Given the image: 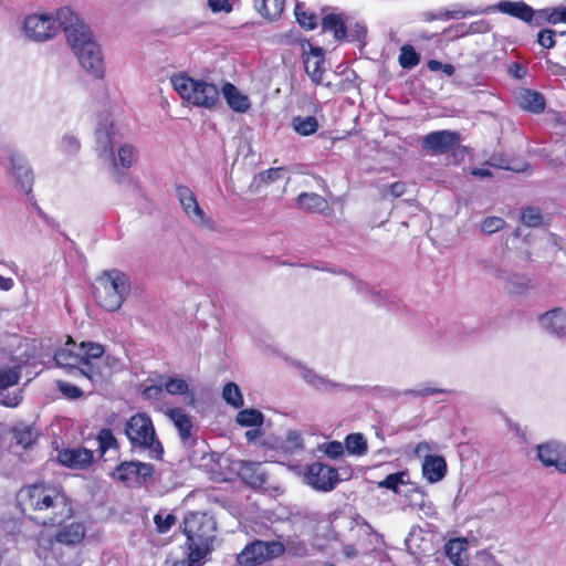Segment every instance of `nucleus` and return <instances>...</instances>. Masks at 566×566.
<instances>
[{"label":"nucleus","mask_w":566,"mask_h":566,"mask_svg":"<svg viewBox=\"0 0 566 566\" xmlns=\"http://www.w3.org/2000/svg\"><path fill=\"white\" fill-rule=\"evenodd\" d=\"M516 99L518 105L526 111L538 114L542 113L545 108V99L544 96L532 90H523L521 91Z\"/></svg>","instance_id":"obj_29"},{"label":"nucleus","mask_w":566,"mask_h":566,"mask_svg":"<svg viewBox=\"0 0 566 566\" xmlns=\"http://www.w3.org/2000/svg\"><path fill=\"white\" fill-rule=\"evenodd\" d=\"M54 361L57 367L65 369L66 373L81 376V361L83 360L78 355V346L71 337L67 338L64 347L55 352Z\"/></svg>","instance_id":"obj_17"},{"label":"nucleus","mask_w":566,"mask_h":566,"mask_svg":"<svg viewBox=\"0 0 566 566\" xmlns=\"http://www.w3.org/2000/svg\"><path fill=\"white\" fill-rule=\"evenodd\" d=\"M468 542L462 538L450 539L446 546V554L450 562L455 566H465L467 564V551Z\"/></svg>","instance_id":"obj_32"},{"label":"nucleus","mask_w":566,"mask_h":566,"mask_svg":"<svg viewBox=\"0 0 566 566\" xmlns=\"http://www.w3.org/2000/svg\"><path fill=\"white\" fill-rule=\"evenodd\" d=\"M422 474L430 483L441 481L447 474V462L443 457L429 454L422 463Z\"/></svg>","instance_id":"obj_24"},{"label":"nucleus","mask_w":566,"mask_h":566,"mask_svg":"<svg viewBox=\"0 0 566 566\" xmlns=\"http://www.w3.org/2000/svg\"><path fill=\"white\" fill-rule=\"evenodd\" d=\"M485 12V10H469L462 7H455L452 10H439L437 12H428L424 15L426 21L433 20H450V19H463L467 17L475 15L479 13Z\"/></svg>","instance_id":"obj_33"},{"label":"nucleus","mask_w":566,"mask_h":566,"mask_svg":"<svg viewBox=\"0 0 566 566\" xmlns=\"http://www.w3.org/2000/svg\"><path fill=\"white\" fill-rule=\"evenodd\" d=\"M61 147L65 153L74 154L80 149V142L76 137L67 135L62 138Z\"/></svg>","instance_id":"obj_52"},{"label":"nucleus","mask_w":566,"mask_h":566,"mask_svg":"<svg viewBox=\"0 0 566 566\" xmlns=\"http://www.w3.org/2000/svg\"><path fill=\"white\" fill-rule=\"evenodd\" d=\"M545 63L553 75L562 76L566 74V67L560 65L559 63L553 62L549 59H546Z\"/></svg>","instance_id":"obj_58"},{"label":"nucleus","mask_w":566,"mask_h":566,"mask_svg":"<svg viewBox=\"0 0 566 566\" xmlns=\"http://www.w3.org/2000/svg\"><path fill=\"white\" fill-rule=\"evenodd\" d=\"M521 220L527 227H538L542 223V214L536 208H526L522 212Z\"/></svg>","instance_id":"obj_48"},{"label":"nucleus","mask_w":566,"mask_h":566,"mask_svg":"<svg viewBox=\"0 0 566 566\" xmlns=\"http://www.w3.org/2000/svg\"><path fill=\"white\" fill-rule=\"evenodd\" d=\"M322 29L331 32L338 41L347 38V25L342 14L329 13L322 19Z\"/></svg>","instance_id":"obj_31"},{"label":"nucleus","mask_w":566,"mask_h":566,"mask_svg":"<svg viewBox=\"0 0 566 566\" xmlns=\"http://www.w3.org/2000/svg\"><path fill=\"white\" fill-rule=\"evenodd\" d=\"M14 286V282L11 277H6L0 274V290L1 291H10Z\"/></svg>","instance_id":"obj_62"},{"label":"nucleus","mask_w":566,"mask_h":566,"mask_svg":"<svg viewBox=\"0 0 566 566\" xmlns=\"http://www.w3.org/2000/svg\"><path fill=\"white\" fill-rule=\"evenodd\" d=\"M305 480L313 489L322 492L334 490L339 482L337 470L322 462H314L307 467Z\"/></svg>","instance_id":"obj_12"},{"label":"nucleus","mask_w":566,"mask_h":566,"mask_svg":"<svg viewBox=\"0 0 566 566\" xmlns=\"http://www.w3.org/2000/svg\"><path fill=\"white\" fill-rule=\"evenodd\" d=\"M285 551L279 541H254L238 555L241 566H255L281 556Z\"/></svg>","instance_id":"obj_10"},{"label":"nucleus","mask_w":566,"mask_h":566,"mask_svg":"<svg viewBox=\"0 0 566 566\" xmlns=\"http://www.w3.org/2000/svg\"><path fill=\"white\" fill-rule=\"evenodd\" d=\"M222 94L229 107L237 113H245L251 107L250 99L242 94L232 83H224Z\"/></svg>","instance_id":"obj_27"},{"label":"nucleus","mask_w":566,"mask_h":566,"mask_svg":"<svg viewBox=\"0 0 566 566\" xmlns=\"http://www.w3.org/2000/svg\"><path fill=\"white\" fill-rule=\"evenodd\" d=\"M119 133L108 113L101 114L95 130L96 150L99 157L111 160L113 174L117 175L118 169H128L136 160V150L132 145L123 144L118 147L117 157L114 147L119 144Z\"/></svg>","instance_id":"obj_2"},{"label":"nucleus","mask_w":566,"mask_h":566,"mask_svg":"<svg viewBox=\"0 0 566 566\" xmlns=\"http://www.w3.org/2000/svg\"><path fill=\"white\" fill-rule=\"evenodd\" d=\"M293 128L302 136H310L316 133L318 122L314 116H296L292 120Z\"/></svg>","instance_id":"obj_37"},{"label":"nucleus","mask_w":566,"mask_h":566,"mask_svg":"<svg viewBox=\"0 0 566 566\" xmlns=\"http://www.w3.org/2000/svg\"><path fill=\"white\" fill-rule=\"evenodd\" d=\"M289 441L295 447V448H302L303 447V439L300 433L297 432H290L287 436Z\"/></svg>","instance_id":"obj_61"},{"label":"nucleus","mask_w":566,"mask_h":566,"mask_svg":"<svg viewBox=\"0 0 566 566\" xmlns=\"http://www.w3.org/2000/svg\"><path fill=\"white\" fill-rule=\"evenodd\" d=\"M308 52L305 49V45H303L304 51V69L306 74L311 77L313 83L316 85L322 83L323 74L325 72L324 67V54L323 49L318 46H313L310 43H307Z\"/></svg>","instance_id":"obj_18"},{"label":"nucleus","mask_w":566,"mask_h":566,"mask_svg":"<svg viewBox=\"0 0 566 566\" xmlns=\"http://www.w3.org/2000/svg\"><path fill=\"white\" fill-rule=\"evenodd\" d=\"M295 17L301 27L313 30L317 25V18L313 12L305 10L304 6L297 3L295 7Z\"/></svg>","instance_id":"obj_42"},{"label":"nucleus","mask_w":566,"mask_h":566,"mask_svg":"<svg viewBox=\"0 0 566 566\" xmlns=\"http://www.w3.org/2000/svg\"><path fill=\"white\" fill-rule=\"evenodd\" d=\"M566 19V8H557L554 9L546 14L547 22L552 24H557L559 22H564Z\"/></svg>","instance_id":"obj_54"},{"label":"nucleus","mask_w":566,"mask_h":566,"mask_svg":"<svg viewBox=\"0 0 566 566\" xmlns=\"http://www.w3.org/2000/svg\"><path fill=\"white\" fill-rule=\"evenodd\" d=\"M539 326L558 338L566 337V310L555 307L538 316Z\"/></svg>","instance_id":"obj_19"},{"label":"nucleus","mask_w":566,"mask_h":566,"mask_svg":"<svg viewBox=\"0 0 566 566\" xmlns=\"http://www.w3.org/2000/svg\"><path fill=\"white\" fill-rule=\"evenodd\" d=\"M264 417L256 409H244L237 415V422L243 427H260Z\"/></svg>","instance_id":"obj_38"},{"label":"nucleus","mask_w":566,"mask_h":566,"mask_svg":"<svg viewBox=\"0 0 566 566\" xmlns=\"http://www.w3.org/2000/svg\"><path fill=\"white\" fill-rule=\"evenodd\" d=\"M18 502L24 514L42 525L59 524L74 514L72 501L63 489L44 482L22 488Z\"/></svg>","instance_id":"obj_1"},{"label":"nucleus","mask_w":566,"mask_h":566,"mask_svg":"<svg viewBox=\"0 0 566 566\" xmlns=\"http://www.w3.org/2000/svg\"><path fill=\"white\" fill-rule=\"evenodd\" d=\"M176 516L171 513L158 512L154 516V523L158 533H167L171 526L176 523Z\"/></svg>","instance_id":"obj_44"},{"label":"nucleus","mask_w":566,"mask_h":566,"mask_svg":"<svg viewBox=\"0 0 566 566\" xmlns=\"http://www.w3.org/2000/svg\"><path fill=\"white\" fill-rule=\"evenodd\" d=\"M10 171L15 179V186L30 196L32 192L33 174L24 158L18 154L10 156Z\"/></svg>","instance_id":"obj_21"},{"label":"nucleus","mask_w":566,"mask_h":566,"mask_svg":"<svg viewBox=\"0 0 566 566\" xmlns=\"http://www.w3.org/2000/svg\"><path fill=\"white\" fill-rule=\"evenodd\" d=\"M184 533L187 536L191 562H202L212 551V543L217 536V523L207 513L191 512L185 516Z\"/></svg>","instance_id":"obj_5"},{"label":"nucleus","mask_w":566,"mask_h":566,"mask_svg":"<svg viewBox=\"0 0 566 566\" xmlns=\"http://www.w3.org/2000/svg\"><path fill=\"white\" fill-rule=\"evenodd\" d=\"M345 447L350 454L363 455L367 452V440L361 433H350L345 439Z\"/></svg>","instance_id":"obj_39"},{"label":"nucleus","mask_w":566,"mask_h":566,"mask_svg":"<svg viewBox=\"0 0 566 566\" xmlns=\"http://www.w3.org/2000/svg\"><path fill=\"white\" fill-rule=\"evenodd\" d=\"M407 186L402 181L394 182L389 186L390 195L395 198L401 197L406 192Z\"/></svg>","instance_id":"obj_59"},{"label":"nucleus","mask_w":566,"mask_h":566,"mask_svg":"<svg viewBox=\"0 0 566 566\" xmlns=\"http://www.w3.org/2000/svg\"><path fill=\"white\" fill-rule=\"evenodd\" d=\"M281 170L280 168H271L262 174V178L266 181H274L279 178Z\"/></svg>","instance_id":"obj_60"},{"label":"nucleus","mask_w":566,"mask_h":566,"mask_svg":"<svg viewBox=\"0 0 566 566\" xmlns=\"http://www.w3.org/2000/svg\"><path fill=\"white\" fill-rule=\"evenodd\" d=\"M98 448L102 453L106 450L117 447V440L113 434V431L108 428H103L97 434Z\"/></svg>","instance_id":"obj_46"},{"label":"nucleus","mask_w":566,"mask_h":566,"mask_svg":"<svg viewBox=\"0 0 566 566\" xmlns=\"http://www.w3.org/2000/svg\"><path fill=\"white\" fill-rule=\"evenodd\" d=\"M130 292L128 276L119 270L103 272L93 285V295L101 307L108 312L119 310Z\"/></svg>","instance_id":"obj_6"},{"label":"nucleus","mask_w":566,"mask_h":566,"mask_svg":"<svg viewBox=\"0 0 566 566\" xmlns=\"http://www.w3.org/2000/svg\"><path fill=\"white\" fill-rule=\"evenodd\" d=\"M202 565V562H191V557L190 555L188 554L187 555V559L186 560H182L180 563H177L175 564L174 566H201Z\"/></svg>","instance_id":"obj_64"},{"label":"nucleus","mask_w":566,"mask_h":566,"mask_svg":"<svg viewBox=\"0 0 566 566\" xmlns=\"http://www.w3.org/2000/svg\"><path fill=\"white\" fill-rule=\"evenodd\" d=\"M366 34V28L363 24L355 23L353 28H347V36L350 38V40H360Z\"/></svg>","instance_id":"obj_56"},{"label":"nucleus","mask_w":566,"mask_h":566,"mask_svg":"<svg viewBox=\"0 0 566 566\" xmlns=\"http://www.w3.org/2000/svg\"><path fill=\"white\" fill-rule=\"evenodd\" d=\"M163 394V386H148L143 390V397L146 399H158Z\"/></svg>","instance_id":"obj_57"},{"label":"nucleus","mask_w":566,"mask_h":566,"mask_svg":"<svg viewBox=\"0 0 566 566\" xmlns=\"http://www.w3.org/2000/svg\"><path fill=\"white\" fill-rule=\"evenodd\" d=\"M167 416L178 430L181 442L187 447H192L196 440L192 437L193 423L191 417L180 408L169 409Z\"/></svg>","instance_id":"obj_22"},{"label":"nucleus","mask_w":566,"mask_h":566,"mask_svg":"<svg viewBox=\"0 0 566 566\" xmlns=\"http://www.w3.org/2000/svg\"><path fill=\"white\" fill-rule=\"evenodd\" d=\"M302 377L303 379L315 389L322 390V391H332L334 389H340V390H348L349 387L334 382L318 374H316L314 370L303 368L302 370Z\"/></svg>","instance_id":"obj_28"},{"label":"nucleus","mask_w":566,"mask_h":566,"mask_svg":"<svg viewBox=\"0 0 566 566\" xmlns=\"http://www.w3.org/2000/svg\"><path fill=\"white\" fill-rule=\"evenodd\" d=\"M66 40L86 72L102 78L105 72L104 59L99 45L94 41L90 28L81 20L66 29Z\"/></svg>","instance_id":"obj_4"},{"label":"nucleus","mask_w":566,"mask_h":566,"mask_svg":"<svg viewBox=\"0 0 566 566\" xmlns=\"http://www.w3.org/2000/svg\"><path fill=\"white\" fill-rule=\"evenodd\" d=\"M57 388L65 397L70 399H76L83 395V391L77 386L66 381H57Z\"/></svg>","instance_id":"obj_50"},{"label":"nucleus","mask_w":566,"mask_h":566,"mask_svg":"<svg viewBox=\"0 0 566 566\" xmlns=\"http://www.w3.org/2000/svg\"><path fill=\"white\" fill-rule=\"evenodd\" d=\"M420 62L419 54L411 45H403L399 55V63L403 69H412Z\"/></svg>","instance_id":"obj_43"},{"label":"nucleus","mask_w":566,"mask_h":566,"mask_svg":"<svg viewBox=\"0 0 566 566\" xmlns=\"http://www.w3.org/2000/svg\"><path fill=\"white\" fill-rule=\"evenodd\" d=\"M491 30L489 21L481 19L471 22L470 24L459 23L444 30V33L451 34L454 38L463 36L467 34L486 33Z\"/></svg>","instance_id":"obj_30"},{"label":"nucleus","mask_w":566,"mask_h":566,"mask_svg":"<svg viewBox=\"0 0 566 566\" xmlns=\"http://www.w3.org/2000/svg\"><path fill=\"white\" fill-rule=\"evenodd\" d=\"M125 434L133 448L147 450L153 459H160L164 447L159 441L151 418L146 412H137L125 424Z\"/></svg>","instance_id":"obj_9"},{"label":"nucleus","mask_w":566,"mask_h":566,"mask_svg":"<svg viewBox=\"0 0 566 566\" xmlns=\"http://www.w3.org/2000/svg\"><path fill=\"white\" fill-rule=\"evenodd\" d=\"M222 397L227 403L234 408H241L243 406V397L239 386L234 382H228L222 390Z\"/></svg>","instance_id":"obj_41"},{"label":"nucleus","mask_w":566,"mask_h":566,"mask_svg":"<svg viewBox=\"0 0 566 566\" xmlns=\"http://www.w3.org/2000/svg\"><path fill=\"white\" fill-rule=\"evenodd\" d=\"M256 11L268 20H276L281 17L285 0H253Z\"/></svg>","instance_id":"obj_34"},{"label":"nucleus","mask_w":566,"mask_h":566,"mask_svg":"<svg viewBox=\"0 0 566 566\" xmlns=\"http://www.w3.org/2000/svg\"><path fill=\"white\" fill-rule=\"evenodd\" d=\"M15 444L23 448L30 447L36 440V432L31 426H17L12 430Z\"/></svg>","instance_id":"obj_36"},{"label":"nucleus","mask_w":566,"mask_h":566,"mask_svg":"<svg viewBox=\"0 0 566 566\" xmlns=\"http://www.w3.org/2000/svg\"><path fill=\"white\" fill-rule=\"evenodd\" d=\"M556 32L551 29L541 30L537 34V42L545 49H551L555 45Z\"/></svg>","instance_id":"obj_51"},{"label":"nucleus","mask_w":566,"mask_h":566,"mask_svg":"<svg viewBox=\"0 0 566 566\" xmlns=\"http://www.w3.org/2000/svg\"><path fill=\"white\" fill-rule=\"evenodd\" d=\"M163 388L170 395H186L189 390V386L186 380L181 378H168Z\"/></svg>","instance_id":"obj_45"},{"label":"nucleus","mask_w":566,"mask_h":566,"mask_svg":"<svg viewBox=\"0 0 566 566\" xmlns=\"http://www.w3.org/2000/svg\"><path fill=\"white\" fill-rule=\"evenodd\" d=\"M408 473L407 472H396L387 475L382 481L378 483L380 488H385L394 491L395 493H399V486L408 483Z\"/></svg>","instance_id":"obj_40"},{"label":"nucleus","mask_w":566,"mask_h":566,"mask_svg":"<svg viewBox=\"0 0 566 566\" xmlns=\"http://www.w3.org/2000/svg\"><path fill=\"white\" fill-rule=\"evenodd\" d=\"M154 474L150 463L139 461L122 462L113 472L114 479L127 485H140L146 483Z\"/></svg>","instance_id":"obj_11"},{"label":"nucleus","mask_w":566,"mask_h":566,"mask_svg":"<svg viewBox=\"0 0 566 566\" xmlns=\"http://www.w3.org/2000/svg\"><path fill=\"white\" fill-rule=\"evenodd\" d=\"M427 65L430 71L437 72L442 70L443 63L437 60H429Z\"/></svg>","instance_id":"obj_63"},{"label":"nucleus","mask_w":566,"mask_h":566,"mask_svg":"<svg viewBox=\"0 0 566 566\" xmlns=\"http://www.w3.org/2000/svg\"><path fill=\"white\" fill-rule=\"evenodd\" d=\"M461 143V136L453 130H436L423 136L421 147L431 154H446L458 147Z\"/></svg>","instance_id":"obj_14"},{"label":"nucleus","mask_w":566,"mask_h":566,"mask_svg":"<svg viewBox=\"0 0 566 566\" xmlns=\"http://www.w3.org/2000/svg\"><path fill=\"white\" fill-rule=\"evenodd\" d=\"M537 458L544 467H554L566 473V446L558 441H548L536 446Z\"/></svg>","instance_id":"obj_16"},{"label":"nucleus","mask_w":566,"mask_h":566,"mask_svg":"<svg viewBox=\"0 0 566 566\" xmlns=\"http://www.w3.org/2000/svg\"><path fill=\"white\" fill-rule=\"evenodd\" d=\"M176 195L185 213L192 223L210 230L214 229L212 219L206 216L192 190L186 186H177Z\"/></svg>","instance_id":"obj_13"},{"label":"nucleus","mask_w":566,"mask_h":566,"mask_svg":"<svg viewBox=\"0 0 566 566\" xmlns=\"http://www.w3.org/2000/svg\"><path fill=\"white\" fill-rule=\"evenodd\" d=\"M57 459L65 467L85 469L92 463L94 454L85 448L64 449L59 452Z\"/></svg>","instance_id":"obj_23"},{"label":"nucleus","mask_w":566,"mask_h":566,"mask_svg":"<svg viewBox=\"0 0 566 566\" xmlns=\"http://www.w3.org/2000/svg\"><path fill=\"white\" fill-rule=\"evenodd\" d=\"M104 352L103 345L98 343L82 342L78 345V355L83 360L81 377L98 382L119 368V360Z\"/></svg>","instance_id":"obj_7"},{"label":"nucleus","mask_w":566,"mask_h":566,"mask_svg":"<svg viewBox=\"0 0 566 566\" xmlns=\"http://www.w3.org/2000/svg\"><path fill=\"white\" fill-rule=\"evenodd\" d=\"M174 90L189 104L203 108H213L220 102V92L216 84L195 80L186 74L171 77Z\"/></svg>","instance_id":"obj_8"},{"label":"nucleus","mask_w":566,"mask_h":566,"mask_svg":"<svg viewBox=\"0 0 566 566\" xmlns=\"http://www.w3.org/2000/svg\"><path fill=\"white\" fill-rule=\"evenodd\" d=\"M496 9L502 13L512 15L527 23L532 22L535 14L533 8L523 1H500L496 4Z\"/></svg>","instance_id":"obj_26"},{"label":"nucleus","mask_w":566,"mask_h":566,"mask_svg":"<svg viewBox=\"0 0 566 566\" xmlns=\"http://www.w3.org/2000/svg\"><path fill=\"white\" fill-rule=\"evenodd\" d=\"M444 392H450V390L430 387V386H423L420 389H408V390L403 391L405 395H410V396H415V397H427V396H431L434 394H444Z\"/></svg>","instance_id":"obj_49"},{"label":"nucleus","mask_w":566,"mask_h":566,"mask_svg":"<svg viewBox=\"0 0 566 566\" xmlns=\"http://www.w3.org/2000/svg\"><path fill=\"white\" fill-rule=\"evenodd\" d=\"M300 208L311 211L319 212L327 207V201L321 195L314 192H303L297 197Z\"/></svg>","instance_id":"obj_35"},{"label":"nucleus","mask_w":566,"mask_h":566,"mask_svg":"<svg viewBox=\"0 0 566 566\" xmlns=\"http://www.w3.org/2000/svg\"><path fill=\"white\" fill-rule=\"evenodd\" d=\"M86 534V528L83 523L73 522L61 527L55 534V541L66 546H75L80 544Z\"/></svg>","instance_id":"obj_25"},{"label":"nucleus","mask_w":566,"mask_h":566,"mask_svg":"<svg viewBox=\"0 0 566 566\" xmlns=\"http://www.w3.org/2000/svg\"><path fill=\"white\" fill-rule=\"evenodd\" d=\"M238 474L245 484L254 489L263 488L268 482V471L261 462L240 461Z\"/></svg>","instance_id":"obj_20"},{"label":"nucleus","mask_w":566,"mask_h":566,"mask_svg":"<svg viewBox=\"0 0 566 566\" xmlns=\"http://www.w3.org/2000/svg\"><path fill=\"white\" fill-rule=\"evenodd\" d=\"M208 6L213 12L231 11L230 0H209Z\"/></svg>","instance_id":"obj_55"},{"label":"nucleus","mask_w":566,"mask_h":566,"mask_svg":"<svg viewBox=\"0 0 566 566\" xmlns=\"http://www.w3.org/2000/svg\"><path fill=\"white\" fill-rule=\"evenodd\" d=\"M77 19L69 8H61L55 14L32 13L24 17L21 31L29 41L43 43L53 40L61 30L66 34V29L74 27Z\"/></svg>","instance_id":"obj_3"},{"label":"nucleus","mask_w":566,"mask_h":566,"mask_svg":"<svg viewBox=\"0 0 566 566\" xmlns=\"http://www.w3.org/2000/svg\"><path fill=\"white\" fill-rule=\"evenodd\" d=\"M325 453L327 457L336 459L344 453V446L338 441L328 442L325 447Z\"/></svg>","instance_id":"obj_53"},{"label":"nucleus","mask_w":566,"mask_h":566,"mask_svg":"<svg viewBox=\"0 0 566 566\" xmlns=\"http://www.w3.org/2000/svg\"><path fill=\"white\" fill-rule=\"evenodd\" d=\"M21 378V367L0 368V403L7 407H15L22 400L20 391L8 392L10 387L17 386Z\"/></svg>","instance_id":"obj_15"},{"label":"nucleus","mask_w":566,"mask_h":566,"mask_svg":"<svg viewBox=\"0 0 566 566\" xmlns=\"http://www.w3.org/2000/svg\"><path fill=\"white\" fill-rule=\"evenodd\" d=\"M505 226L504 219L500 217H488L481 223V231L484 234H493L502 230Z\"/></svg>","instance_id":"obj_47"}]
</instances>
